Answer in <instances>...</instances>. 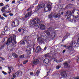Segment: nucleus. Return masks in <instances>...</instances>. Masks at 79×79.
<instances>
[{"label":"nucleus","instance_id":"1","mask_svg":"<svg viewBox=\"0 0 79 79\" xmlns=\"http://www.w3.org/2000/svg\"><path fill=\"white\" fill-rule=\"evenodd\" d=\"M40 21V19L38 18H35L33 20L31 19L30 20V26L32 27L34 26V27H39V24H40V23L38 22V21Z\"/></svg>","mask_w":79,"mask_h":79},{"label":"nucleus","instance_id":"2","mask_svg":"<svg viewBox=\"0 0 79 79\" xmlns=\"http://www.w3.org/2000/svg\"><path fill=\"white\" fill-rule=\"evenodd\" d=\"M45 6V4L44 3H42L40 4L38 6H37L35 10L33 12V13L36 12V13H37L41 8H44Z\"/></svg>","mask_w":79,"mask_h":79},{"label":"nucleus","instance_id":"3","mask_svg":"<svg viewBox=\"0 0 79 79\" xmlns=\"http://www.w3.org/2000/svg\"><path fill=\"white\" fill-rule=\"evenodd\" d=\"M60 75L62 76V77L60 78L61 79H62V78H65L67 77L68 73L66 72V71H64L60 73Z\"/></svg>","mask_w":79,"mask_h":79},{"label":"nucleus","instance_id":"4","mask_svg":"<svg viewBox=\"0 0 79 79\" xmlns=\"http://www.w3.org/2000/svg\"><path fill=\"white\" fill-rule=\"evenodd\" d=\"M38 0H36V1H35V3H34L32 5H31L30 7L28 8V9L27 10V11H29L31 10V9L33 8L34 7V5H37L38 3L37 2H38Z\"/></svg>","mask_w":79,"mask_h":79},{"label":"nucleus","instance_id":"5","mask_svg":"<svg viewBox=\"0 0 79 79\" xmlns=\"http://www.w3.org/2000/svg\"><path fill=\"white\" fill-rule=\"evenodd\" d=\"M32 11H31V12H28L27 14L24 16L25 18H28V17H31L32 15V14L33 13H32Z\"/></svg>","mask_w":79,"mask_h":79},{"label":"nucleus","instance_id":"6","mask_svg":"<svg viewBox=\"0 0 79 79\" xmlns=\"http://www.w3.org/2000/svg\"><path fill=\"white\" fill-rule=\"evenodd\" d=\"M40 63V61H39V60L37 59H35L33 61V64L34 65H37L38 64Z\"/></svg>","mask_w":79,"mask_h":79},{"label":"nucleus","instance_id":"7","mask_svg":"<svg viewBox=\"0 0 79 79\" xmlns=\"http://www.w3.org/2000/svg\"><path fill=\"white\" fill-rule=\"evenodd\" d=\"M39 27L41 30H42V31H44V30H45V26L44 24L40 25Z\"/></svg>","mask_w":79,"mask_h":79},{"label":"nucleus","instance_id":"8","mask_svg":"<svg viewBox=\"0 0 79 79\" xmlns=\"http://www.w3.org/2000/svg\"><path fill=\"white\" fill-rule=\"evenodd\" d=\"M38 48L39 46H37L35 49V52L36 53H40L41 51H42V50H43V49H42V48H40L38 50H37V49H38Z\"/></svg>","mask_w":79,"mask_h":79},{"label":"nucleus","instance_id":"9","mask_svg":"<svg viewBox=\"0 0 79 79\" xmlns=\"http://www.w3.org/2000/svg\"><path fill=\"white\" fill-rule=\"evenodd\" d=\"M63 64L64 66V68H70L69 65L67 62L63 63Z\"/></svg>","mask_w":79,"mask_h":79},{"label":"nucleus","instance_id":"10","mask_svg":"<svg viewBox=\"0 0 79 79\" xmlns=\"http://www.w3.org/2000/svg\"><path fill=\"white\" fill-rule=\"evenodd\" d=\"M69 35H68V34H67L65 36H64L63 37L61 43H63V42L65 40H66V39H68Z\"/></svg>","mask_w":79,"mask_h":79},{"label":"nucleus","instance_id":"11","mask_svg":"<svg viewBox=\"0 0 79 79\" xmlns=\"http://www.w3.org/2000/svg\"><path fill=\"white\" fill-rule=\"evenodd\" d=\"M55 15H53V14L51 13L48 16V18L50 19V21H52V18L55 17Z\"/></svg>","mask_w":79,"mask_h":79},{"label":"nucleus","instance_id":"12","mask_svg":"<svg viewBox=\"0 0 79 79\" xmlns=\"http://www.w3.org/2000/svg\"><path fill=\"white\" fill-rule=\"evenodd\" d=\"M31 51V49H30V50L26 49L25 51L26 53H27V55H29L30 54H31V52H30Z\"/></svg>","mask_w":79,"mask_h":79},{"label":"nucleus","instance_id":"13","mask_svg":"<svg viewBox=\"0 0 79 79\" xmlns=\"http://www.w3.org/2000/svg\"><path fill=\"white\" fill-rule=\"evenodd\" d=\"M61 14L60 13H58L56 16L55 15L54 16V18H61Z\"/></svg>","mask_w":79,"mask_h":79},{"label":"nucleus","instance_id":"14","mask_svg":"<svg viewBox=\"0 0 79 79\" xmlns=\"http://www.w3.org/2000/svg\"><path fill=\"white\" fill-rule=\"evenodd\" d=\"M6 7H5L4 8L3 7H2L1 9V11L2 13H4V12H6Z\"/></svg>","mask_w":79,"mask_h":79},{"label":"nucleus","instance_id":"15","mask_svg":"<svg viewBox=\"0 0 79 79\" xmlns=\"http://www.w3.org/2000/svg\"><path fill=\"white\" fill-rule=\"evenodd\" d=\"M73 4H69L66 5V8H72V5H73Z\"/></svg>","mask_w":79,"mask_h":79},{"label":"nucleus","instance_id":"16","mask_svg":"<svg viewBox=\"0 0 79 79\" xmlns=\"http://www.w3.org/2000/svg\"><path fill=\"white\" fill-rule=\"evenodd\" d=\"M58 5H57V6H58L59 9H60V10L62 9L63 8V5L59 4H58Z\"/></svg>","mask_w":79,"mask_h":79},{"label":"nucleus","instance_id":"17","mask_svg":"<svg viewBox=\"0 0 79 79\" xmlns=\"http://www.w3.org/2000/svg\"><path fill=\"white\" fill-rule=\"evenodd\" d=\"M27 49L28 50V49H29V50H30V49H31V50L32 49V48H31V44L27 45Z\"/></svg>","mask_w":79,"mask_h":79},{"label":"nucleus","instance_id":"18","mask_svg":"<svg viewBox=\"0 0 79 79\" xmlns=\"http://www.w3.org/2000/svg\"><path fill=\"white\" fill-rule=\"evenodd\" d=\"M46 60H48V62L47 63H46V62H44V63L46 64H48L49 63H50V62H51V61H52V60H50L47 58H46Z\"/></svg>","mask_w":79,"mask_h":79},{"label":"nucleus","instance_id":"19","mask_svg":"<svg viewBox=\"0 0 79 79\" xmlns=\"http://www.w3.org/2000/svg\"><path fill=\"white\" fill-rule=\"evenodd\" d=\"M40 69H39L37 70L36 72V74L37 76V77H39V73H40Z\"/></svg>","mask_w":79,"mask_h":79},{"label":"nucleus","instance_id":"20","mask_svg":"<svg viewBox=\"0 0 79 79\" xmlns=\"http://www.w3.org/2000/svg\"><path fill=\"white\" fill-rule=\"evenodd\" d=\"M24 56H25V55L24 54H23V55H20L19 56V58L21 59L24 58Z\"/></svg>","mask_w":79,"mask_h":79},{"label":"nucleus","instance_id":"21","mask_svg":"<svg viewBox=\"0 0 79 79\" xmlns=\"http://www.w3.org/2000/svg\"><path fill=\"white\" fill-rule=\"evenodd\" d=\"M71 47L69 46V47H68L67 48V49L68 50V52H71V51H73V49H71Z\"/></svg>","mask_w":79,"mask_h":79},{"label":"nucleus","instance_id":"22","mask_svg":"<svg viewBox=\"0 0 79 79\" xmlns=\"http://www.w3.org/2000/svg\"><path fill=\"white\" fill-rule=\"evenodd\" d=\"M45 33L48 37L50 35V32L49 31H46L45 32Z\"/></svg>","mask_w":79,"mask_h":79},{"label":"nucleus","instance_id":"23","mask_svg":"<svg viewBox=\"0 0 79 79\" xmlns=\"http://www.w3.org/2000/svg\"><path fill=\"white\" fill-rule=\"evenodd\" d=\"M4 31L5 32H6L8 31V27L6 26L4 28Z\"/></svg>","mask_w":79,"mask_h":79},{"label":"nucleus","instance_id":"24","mask_svg":"<svg viewBox=\"0 0 79 79\" xmlns=\"http://www.w3.org/2000/svg\"><path fill=\"white\" fill-rule=\"evenodd\" d=\"M71 13V11H70L67 10L66 11V12L65 13V14H66V15H69V13Z\"/></svg>","mask_w":79,"mask_h":79},{"label":"nucleus","instance_id":"25","mask_svg":"<svg viewBox=\"0 0 79 79\" xmlns=\"http://www.w3.org/2000/svg\"><path fill=\"white\" fill-rule=\"evenodd\" d=\"M44 42L43 40H40L39 44H44Z\"/></svg>","mask_w":79,"mask_h":79},{"label":"nucleus","instance_id":"26","mask_svg":"<svg viewBox=\"0 0 79 79\" xmlns=\"http://www.w3.org/2000/svg\"><path fill=\"white\" fill-rule=\"evenodd\" d=\"M51 10H52V8L51 7H50L48 8V10H46L45 12H48V11H51Z\"/></svg>","mask_w":79,"mask_h":79},{"label":"nucleus","instance_id":"27","mask_svg":"<svg viewBox=\"0 0 79 79\" xmlns=\"http://www.w3.org/2000/svg\"><path fill=\"white\" fill-rule=\"evenodd\" d=\"M4 8H5V7H6V9L7 8V7H10V5L7 4V5H6L5 6H4L3 7Z\"/></svg>","mask_w":79,"mask_h":79},{"label":"nucleus","instance_id":"28","mask_svg":"<svg viewBox=\"0 0 79 79\" xmlns=\"http://www.w3.org/2000/svg\"><path fill=\"white\" fill-rule=\"evenodd\" d=\"M19 71H17L15 73V74L17 76H18L19 75Z\"/></svg>","mask_w":79,"mask_h":79},{"label":"nucleus","instance_id":"29","mask_svg":"<svg viewBox=\"0 0 79 79\" xmlns=\"http://www.w3.org/2000/svg\"><path fill=\"white\" fill-rule=\"evenodd\" d=\"M25 45V42H24V41H22L20 44V45Z\"/></svg>","mask_w":79,"mask_h":79},{"label":"nucleus","instance_id":"30","mask_svg":"<svg viewBox=\"0 0 79 79\" xmlns=\"http://www.w3.org/2000/svg\"><path fill=\"white\" fill-rule=\"evenodd\" d=\"M44 8V10H43V13H47V12H45V11H46V7H44V8Z\"/></svg>","mask_w":79,"mask_h":79},{"label":"nucleus","instance_id":"31","mask_svg":"<svg viewBox=\"0 0 79 79\" xmlns=\"http://www.w3.org/2000/svg\"><path fill=\"white\" fill-rule=\"evenodd\" d=\"M16 75L15 73H13L12 74V77L13 78H15L16 77Z\"/></svg>","mask_w":79,"mask_h":79},{"label":"nucleus","instance_id":"32","mask_svg":"<svg viewBox=\"0 0 79 79\" xmlns=\"http://www.w3.org/2000/svg\"><path fill=\"white\" fill-rule=\"evenodd\" d=\"M5 34V32L4 31H2L1 32V34L2 35H5V34Z\"/></svg>","mask_w":79,"mask_h":79},{"label":"nucleus","instance_id":"33","mask_svg":"<svg viewBox=\"0 0 79 79\" xmlns=\"http://www.w3.org/2000/svg\"><path fill=\"white\" fill-rule=\"evenodd\" d=\"M2 73L3 74H4V75H6V74H7V73L4 71H2Z\"/></svg>","mask_w":79,"mask_h":79},{"label":"nucleus","instance_id":"34","mask_svg":"<svg viewBox=\"0 0 79 79\" xmlns=\"http://www.w3.org/2000/svg\"><path fill=\"white\" fill-rule=\"evenodd\" d=\"M60 68H61V66H56V69H60Z\"/></svg>","mask_w":79,"mask_h":79},{"label":"nucleus","instance_id":"35","mask_svg":"<svg viewBox=\"0 0 79 79\" xmlns=\"http://www.w3.org/2000/svg\"><path fill=\"white\" fill-rule=\"evenodd\" d=\"M27 36H25L24 37H23V40L24 41V40H26L25 39H26L27 38Z\"/></svg>","mask_w":79,"mask_h":79},{"label":"nucleus","instance_id":"36","mask_svg":"<svg viewBox=\"0 0 79 79\" xmlns=\"http://www.w3.org/2000/svg\"><path fill=\"white\" fill-rule=\"evenodd\" d=\"M21 31H23L22 32L23 33H24V32H25V30L24 28H21Z\"/></svg>","mask_w":79,"mask_h":79},{"label":"nucleus","instance_id":"37","mask_svg":"<svg viewBox=\"0 0 79 79\" xmlns=\"http://www.w3.org/2000/svg\"><path fill=\"white\" fill-rule=\"evenodd\" d=\"M16 54V53H15L14 52L12 53V56H13V57H14Z\"/></svg>","mask_w":79,"mask_h":79},{"label":"nucleus","instance_id":"38","mask_svg":"<svg viewBox=\"0 0 79 79\" xmlns=\"http://www.w3.org/2000/svg\"><path fill=\"white\" fill-rule=\"evenodd\" d=\"M18 31L19 32H21V28H20L18 29Z\"/></svg>","mask_w":79,"mask_h":79},{"label":"nucleus","instance_id":"39","mask_svg":"<svg viewBox=\"0 0 79 79\" xmlns=\"http://www.w3.org/2000/svg\"><path fill=\"white\" fill-rule=\"evenodd\" d=\"M51 4H47V5H48V6H52V4H53V3H51Z\"/></svg>","mask_w":79,"mask_h":79},{"label":"nucleus","instance_id":"40","mask_svg":"<svg viewBox=\"0 0 79 79\" xmlns=\"http://www.w3.org/2000/svg\"><path fill=\"white\" fill-rule=\"evenodd\" d=\"M0 47L2 49H4L5 48V46H3V45H1Z\"/></svg>","mask_w":79,"mask_h":79},{"label":"nucleus","instance_id":"41","mask_svg":"<svg viewBox=\"0 0 79 79\" xmlns=\"http://www.w3.org/2000/svg\"><path fill=\"white\" fill-rule=\"evenodd\" d=\"M24 41H26V43L27 44H29V40L27 41V40H24Z\"/></svg>","mask_w":79,"mask_h":79},{"label":"nucleus","instance_id":"42","mask_svg":"<svg viewBox=\"0 0 79 79\" xmlns=\"http://www.w3.org/2000/svg\"><path fill=\"white\" fill-rule=\"evenodd\" d=\"M13 57L14 58H18V55L16 54V55Z\"/></svg>","mask_w":79,"mask_h":79},{"label":"nucleus","instance_id":"43","mask_svg":"<svg viewBox=\"0 0 79 79\" xmlns=\"http://www.w3.org/2000/svg\"><path fill=\"white\" fill-rule=\"evenodd\" d=\"M63 61V59H61L59 60L58 63H61V62H62V61Z\"/></svg>","mask_w":79,"mask_h":79},{"label":"nucleus","instance_id":"44","mask_svg":"<svg viewBox=\"0 0 79 79\" xmlns=\"http://www.w3.org/2000/svg\"><path fill=\"white\" fill-rule=\"evenodd\" d=\"M0 6H4V4L3 3H0Z\"/></svg>","mask_w":79,"mask_h":79},{"label":"nucleus","instance_id":"45","mask_svg":"<svg viewBox=\"0 0 79 79\" xmlns=\"http://www.w3.org/2000/svg\"><path fill=\"white\" fill-rule=\"evenodd\" d=\"M52 60H54V61H55L56 62V63H58V62H57V60H56V58H52Z\"/></svg>","mask_w":79,"mask_h":79},{"label":"nucleus","instance_id":"46","mask_svg":"<svg viewBox=\"0 0 79 79\" xmlns=\"http://www.w3.org/2000/svg\"><path fill=\"white\" fill-rule=\"evenodd\" d=\"M44 56H45V57H48L49 56H49L47 54H46Z\"/></svg>","mask_w":79,"mask_h":79},{"label":"nucleus","instance_id":"47","mask_svg":"<svg viewBox=\"0 0 79 79\" xmlns=\"http://www.w3.org/2000/svg\"><path fill=\"white\" fill-rule=\"evenodd\" d=\"M65 52H66V50H65V49H64L62 51V53H63V54H64V53Z\"/></svg>","mask_w":79,"mask_h":79},{"label":"nucleus","instance_id":"48","mask_svg":"<svg viewBox=\"0 0 79 79\" xmlns=\"http://www.w3.org/2000/svg\"><path fill=\"white\" fill-rule=\"evenodd\" d=\"M25 18H24V17H23L22 19H21V20L22 21H25Z\"/></svg>","mask_w":79,"mask_h":79},{"label":"nucleus","instance_id":"49","mask_svg":"<svg viewBox=\"0 0 79 79\" xmlns=\"http://www.w3.org/2000/svg\"><path fill=\"white\" fill-rule=\"evenodd\" d=\"M47 47H45L44 48V49H43V51H44V50H47Z\"/></svg>","mask_w":79,"mask_h":79},{"label":"nucleus","instance_id":"50","mask_svg":"<svg viewBox=\"0 0 79 79\" xmlns=\"http://www.w3.org/2000/svg\"><path fill=\"white\" fill-rule=\"evenodd\" d=\"M1 19L2 20H5V19L3 16H2Z\"/></svg>","mask_w":79,"mask_h":79},{"label":"nucleus","instance_id":"51","mask_svg":"<svg viewBox=\"0 0 79 79\" xmlns=\"http://www.w3.org/2000/svg\"><path fill=\"white\" fill-rule=\"evenodd\" d=\"M11 57L10 56H9V57H8V60H9V61L11 60Z\"/></svg>","mask_w":79,"mask_h":79},{"label":"nucleus","instance_id":"52","mask_svg":"<svg viewBox=\"0 0 79 79\" xmlns=\"http://www.w3.org/2000/svg\"><path fill=\"white\" fill-rule=\"evenodd\" d=\"M69 16V17H68L67 18V19H71V15H70Z\"/></svg>","mask_w":79,"mask_h":79},{"label":"nucleus","instance_id":"53","mask_svg":"<svg viewBox=\"0 0 79 79\" xmlns=\"http://www.w3.org/2000/svg\"><path fill=\"white\" fill-rule=\"evenodd\" d=\"M15 2H16V1L15 0H14L12 1L11 3H12V4H13V3H15Z\"/></svg>","mask_w":79,"mask_h":79},{"label":"nucleus","instance_id":"54","mask_svg":"<svg viewBox=\"0 0 79 79\" xmlns=\"http://www.w3.org/2000/svg\"><path fill=\"white\" fill-rule=\"evenodd\" d=\"M6 44H6V46H7V47H8V46H9V45H10L11 44H9V43H6Z\"/></svg>","mask_w":79,"mask_h":79},{"label":"nucleus","instance_id":"55","mask_svg":"<svg viewBox=\"0 0 79 79\" xmlns=\"http://www.w3.org/2000/svg\"><path fill=\"white\" fill-rule=\"evenodd\" d=\"M26 63H27L26 61L25 60L23 61V64H26Z\"/></svg>","mask_w":79,"mask_h":79},{"label":"nucleus","instance_id":"56","mask_svg":"<svg viewBox=\"0 0 79 79\" xmlns=\"http://www.w3.org/2000/svg\"><path fill=\"white\" fill-rule=\"evenodd\" d=\"M7 43H6L5 44H2V45L3 46H4V47H5V46H6V45H7Z\"/></svg>","mask_w":79,"mask_h":79},{"label":"nucleus","instance_id":"57","mask_svg":"<svg viewBox=\"0 0 79 79\" xmlns=\"http://www.w3.org/2000/svg\"><path fill=\"white\" fill-rule=\"evenodd\" d=\"M2 15L4 17H6V14H3Z\"/></svg>","mask_w":79,"mask_h":79},{"label":"nucleus","instance_id":"58","mask_svg":"<svg viewBox=\"0 0 79 79\" xmlns=\"http://www.w3.org/2000/svg\"><path fill=\"white\" fill-rule=\"evenodd\" d=\"M11 68H12L10 67L9 68V71H11Z\"/></svg>","mask_w":79,"mask_h":79},{"label":"nucleus","instance_id":"59","mask_svg":"<svg viewBox=\"0 0 79 79\" xmlns=\"http://www.w3.org/2000/svg\"><path fill=\"white\" fill-rule=\"evenodd\" d=\"M3 35H2V34L1 35H0V39L1 38H2V37H3Z\"/></svg>","mask_w":79,"mask_h":79},{"label":"nucleus","instance_id":"60","mask_svg":"<svg viewBox=\"0 0 79 79\" xmlns=\"http://www.w3.org/2000/svg\"><path fill=\"white\" fill-rule=\"evenodd\" d=\"M7 43L9 44H10V43H12V41H9L7 42Z\"/></svg>","mask_w":79,"mask_h":79},{"label":"nucleus","instance_id":"61","mask_svg":"<svg viewBox=\"0 0 79 79\" xmlns=\"http://www.w3.org/2000/svg\"><path fill=\"white\" fill-rule=\"evenodd\" d=\"M10 16H13V14L10 13L9 14Z\"/></svg>","mask_w":79,"mask_h":79},{"label":"nucleus","instance_id":"62","mask_svg":"<svg viewBox=\"0 0 79 79\" xmlns=\"http://www.w3.org/2000/svg\"><path fill=\"white\" fill-rule=\"evenodd\" d=\"M5 42H4V41L2 40V41H1V43L2 44H4Z\"/></svg>","mask_w":79,"mask_h":79},{"label":"nucleus","instance_id":"63","mask_svg":"<svg viewBox=\"0 0 79 79\" xmlns=\"http://www.w3.org/2000/svg\"><path fill=\"white\" fill-rule=\"evenodd\" d=\"M76 10V9H73V10L72 11V12L73 13H74V12H75V10Z\"/></svg>","mask_w":79,"mask_h":79},{"label":"nucleus","instance_id":"64","mask_svg":"<svg viewBox=\"0 0 79 79\" xmlns=\"http://www.w3.org/2000/svg\"><path fill=\"white\" fill-rule=\"evenodd\" d=\"M70 15V14H69V15H65V17H66V16H67V17H68L69 15Z\"/></svg>","mask_w":79,"mask_h":79}]
</instances>
